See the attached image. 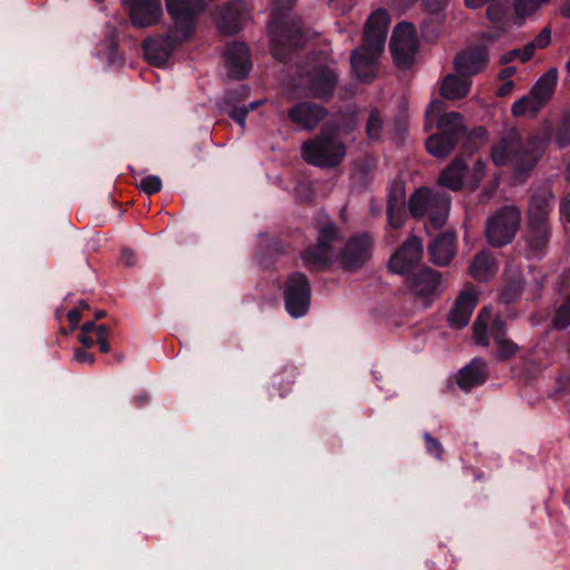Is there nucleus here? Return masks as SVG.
<instances>
[{
  "instance_id": "nucleus-41",
  "label": "nucleus",
  "mask_w": 570,
  "mask_h": 570,
  "mask_svg": "<svg viewBox=\"0 0 570 570\" xmlns=\"http://www.w3.org/2000/svg\"><path fill=\"white\" fill-rule=\"evenodd\" d=\"M382 128H383V121H382L379 110H372L370 112V116L366 121V127H365L367 137L372 140L380 139L381 134H382Z\"/></svg>"
},
{
  "instance_id": "nucleus-15",
  "label": "nucleus",
  "mask_w": 570,
  "mask_h": 570,
  "mask_svg": "<svg viewBox=\"0 0 570 570\" xmlns=\"http://www.w3.org/2000/svg\"><path fill=\"white\" fill-rule=\"evenodd\" d=\"M122 4L129 12L132 26L138 28L151 27L163 16L160 0H122Z\"/></svg>"
},
{
  "instance_id": "nucleus-21",
  "label": "nucleus",
  "mask_w": 570,
  "mask_h": 570,
  "mask_svg": "<svg viewBox=\"0 0 570 570\" xmlns=\"http://www.w3.org/2000/svg\"><path fill=\"white\" fill-rule=\"evenodd\" d=\"M304 42V36L299 30L295 32L286 31L274 39L273 56L281 62H288L303 48Z\"/></svg>"
},
{
  "instance_id": "nucleus-25",
  "label": "nucleus",
  "mask_w": 570,
  "mask_h": 570,
  "mask_svg": "<svg viewBox=\"0 0 570 570\" xmlns=\"http://www.w3.org/2000/svg\"><path fill=\"white\" fill-rule=\"evenodd\" d=\"M466 168L468 164L463 155L456 156L450 165L441 171L438 178L439 185L453 191L461 190Z\"/></svg>"
},
{
  "instance_id": "nucleus-3",
  "label": "nucleus",
  "mask_w": 570,
  "mask_h": 570,
  "mask_svg": "<svg viewBox=\"0 0 570 570\" xmlns=\"http://www.w3.org/2000/svg\"><path fill=\"white\" fill-rule=\"evenodd\" d=\"M443 102L434 100L425 111V130L431 129V122L436 120L438 131L425 140L428 153L436 158H445L456 147L465 135L464 118L460 112H442Z\"/></svg>"
},
{
  "instance_id": "nucleus-34",
  "label": "nucleus",
  "mask_w": 570,
  "mask_h": 570,
  "mask_svg": "<svg viewBox=\"0 0 570 570\" xmlns=\"http://www.w3.org/2000/svg\"><path fill=\"white\" fill-rule=\"evenodd\" d=\"M543 107L529 92L522 98L515 100L511 107L512 115L515 117L523 116L527 112L535 116Z\"/></svg>"
},
{
  "instance_id": "nucleus-22",
  "label": "nucleus",
  "mask_w": 570,
  "mask_h": 570,
  "mask_svg": "<svg viewBox=\"0 0 570 570\" xmlns=\"http://www.w3.org/2000/svg\"><path fill=\"white\" fill-rule=\"evenodd\" d=\"M476 303L478 297L472 291L461 292L449 314L450 325L458 328L466 326L470 322Z\"/></svg>"
},
{
  "instance_id": "nucleus-8",
  "label": "nucleus",
  "mask_w": 570,
  "mask_h": 570,
  "mask_svg": "<svg viewBox=\"0 0 570 570\" xmlns=\"http://www.w3.org/2000/svg\"><path fill=\"white\" fill-rule=\"evenodd\" d=\"M520 212L513 206H505L491 216L485 226L488 242L494 247L510 244L520 226Z\"/></svg>"
},
{
  "instance_id": "nucleus-60",
  "label": "nucleus",
  "mask_w": 570,
  "mask_h": 570,
  "mask_svg": "<svg viewBox=\"0 0 570 570\" xmlns=\"http://www.w3.org/2000/svg\"><path fill=\"white\" fill-rule=\"evenodd\" d=\"M518 69L517 67H505L499 72V79L500 80H510L511 77H513L517 73Z\"/></svg>"
},
{
  "instance_id": "nucleus-39",
  "label": "nucleus",
  "mask_w": 570,
  "mask_h": 570,
  "mask_svg": "<svg viewBox=\"0 0 570 570\" xmlns=\"http://www.w3.org/2000/svg\"><path fill=\"white\" fill-rule=\"evenodd\" d=\"M494 344L497 345L494 358L498 362H504V361L511 360L519 351L518 344L509 338L498 341Z\"/></svg>"
},
{
  "instance_id": "nucleus-43",
  "label": "nucleus",
  "mask_w": 570,
  "mask_h": 570,
  "mask_svg": "<svg viewBox=\"0 0 570 570\" xmlns=\"http://www.w3.org/2000/svg\"><path fill=\"white\" fill-rule=\"evenodd\" d=\"M488 4L487 17L490 21L499 23L507 19L509 9L504 3L494 0Z\"/></svg>"
},
{
  "instance_id": "nucleus-38",
  "label": "nucleus",
  "mask_w": 570,
  "mask_h": 570,
  "mask_svg": "<svg viewBox=\"0 0 570 570\" xmlns=\"http://www.w3.org/2000/svg\"><path fill=\"white\" fill-rule=\"evenodd\" d=\"M570 325V293L563 303L557 308L552 318V326L557 331H563Z\"/></svg>"
},
{
  "instance_id": "nucleus-55",
  "label": "nucleus",
  "mask_w": 570,
  "mask_h": 570,
  "mask_svg": "<svg viewBox=\"0 0 570 570\" xmlns=\"http://www.w3.org/2000/svg\"><path fill=\"white\" fill-rule=\"evenodd\" d=\"M136 254L129 248H124L121 250V262L127 267H132L136 264Z\"/></svg>"
},
{
  "instance_id": "nucleus-20",
  "label": "nucleus",
  "mask_w": 570,
  "mask_h": 570,
  "mask_svg": "<svg viewBox=\"0 0 570 570\" xmlns=\"http://www.w3.org/2000/svg\"><path fill=\"white\" fill-rule=\"evenodd\" d=\"M455 234L445 232L434 238L428 247L430 259L438 266H446L455 255Z\"/></svg>"
},
{
  "instance_id": "nucleus-23",
  "label": "nucleus",
  "mask_w": 570,
  "mask_h": 570,
  "mask_svg": "<svg viewBox=\"0 0 570 570\" xmlns=\"http://www.w3.org/2000/svg\"><path fill=\"white\" fill-rule=\"evenodd\" d=\"M489 375L488 365L482 358H473L460 370L456 383L463 391H470L485 383Z\"/></svg>"
},
{
  "instance_id": "nucleus-46",
  "label": "nucleus",
  "mask_w": 570,
  "mask_h": 570,
  "mask_svg": "<svg viewBox=\"0 0 570 570\" xmlns=\"http://www.w3.org/2000/svg\"><path fill=\"white\" fill-rule=\"evenodd\" d=\"M139 187L145 194L154 195L161 190L163 183L160 177L149 175L141 179Z\"/></svg>"
},
{
  "instance_id": "nucleus-59",
  "label": "nucleus",
  "mask_w": 570,
  "mask_h": 570,
  "mask_svg": "<svg viewBox=\"0 0 570 570\" xmlns=\"http://www.w3.org/2000/svg\"><path fill=\"white\" fill-rule=\"evenodd\" d=\"M79 342L82 344L85 348H91L96 344V340L91 337V334L81 332L78 336Z\"/></svg>"
},
{
  "instance_id": "nucleus-18",
  "label": "nucleus",
  "mask_w": 570,
  "mask_h": 570,
  "mask_svg": "<svg viewBox=\"0 0 570 570\" xmlns=\"http://www.w3.org/2000/svg\"><path fill=\"white\" fill-rule=\"evenodd\" d=\"M226 68L230 78L243 80L248 77L253 63L249 48L244 42H233L226 49Z\"/></svg>"
},
{
  "instance_id": "nucleus-13",
  "label": "nucleus",
  "mask_w": 570,
  "mask_h": 570,
  "mask_svg": "<svg viewBox=\"0 0 570 570\" xmlns=\"http://www.w3.org/2000/svg\"><path fill=\"white\" fill-rule=\"evenodd\" d=\"M374 238L371 233L352 235L341 250V262L345 269L356 271L365 265L372 256Z\"/></svg>"
},
{
  "instance_id": "nucleus-26",
  "label": "nucleus",
  "mask_w": 570,
  "mask_h": 570,
  "mask_svg": "<svg viewBox=\"0 0 570 570\" xmlns=\"http://www.w3.org/2000/svg\"><path fill=\"white\" fill-rule=\"evenodd\" d=\"M557 83L558 69L550 68L535 81L530 90V94L542 107H546L553 97Z\"/></svg>"
},
{
  "instance_id": "nucleus-40",
  "label": "nucleus",
  "mask_w": 570,
  "mask_h": 570,
  "mask_svg": "<svg viewBox=\"0 0 570 570\" xmlns=\"http://www.w3.org/2000/svg\"><path fill=\"white\" fill-rule=\"evenodd\" d=\"M406 205H400L396 207H386L387 224L392 229H400L403 227L407 218Z\"/></svg>"
},
{
  "instance_id": "nucleus-31",
  "label": "nucleus",
  "mask_w": 570,
  "mask_h": 570,
  "mask_svg": "<svg viewBox=\"0 0 570 570\" xmlns=\"http://www.w3.org/2000/svg\"><path fill=\"white\" fill-rule=\"evenodd\" d=\"M488 138V131L483 126L474 127L468 132L465 128V135L461 139L462 141V155H472L479 150V148L485 142Z\"/></svg>"
},
{
  "instance_id": "nucleus-52",
  "label": "nucleus",
  "mask_w": 570,
  "mask_h": 570,
  "mask_svg": "<svg viewBox=\"0 0 570 570\" xmlns=\"http://www.w3.org/2000/svg\"><path fill=\"white\" fill-rule=\"evenodd\" d=\"M107 58L109 65H119L122 61V58L118 50V46L115 41H110L108 46Z\"/></svg>"
},
{
  "instance_id": "nucleus-48",
  "label": "nucleus",
  "mask_w": 570,
  "mask_h": 570,
  "mask_svg": "<svg viewBox=\"0 0 570 570\" xmlns=\"http://www.w3.org/2000/svg\"><path fill=\"white\" fill-rule=\"evenodd\" d=\"M229 107V110L227 111V116L233 119L235 122H237L242 129H245L246 125V118H247V110L245 109V105L238 106V104L235 105H227Z\"/></svg>"
},
{
  "instance_id": "nucleus-45",
  "label": "nucleus",
  "mask_w": 570,
  "mask_h": 570,
  "mask_svg": "<svg viewBox=\"0 0 570 570\" xmlns=\"http://www.w3.org/2000/svg\"><path fill=\"white\" fill-rule=\"evenodd\" d=\"M423 439L425 441L426 452L435 459L441 460L444 453V449L441 442L433 438L429 432L423 433Z\"/></svg>"
},
{
  "instance_id": "nucleus-50",
  "label": "nucleus",
  "mask_w": 570,
  "mask_h": 570,
  "mask_svg": "<svg viewBox=\"0 0 570 570\" xmlns=\"http://www.w3.org/2000/svg\"><path fill=\"white\" fill-rule=\"evenodd\" d=\"M490 335L492 336L494 343L507 338V325L501 317H495L492 321L490 327Z\"/></svg>"
},
{
  "instance_id": "nucleus-56",
  "label": "nucleus",
  "mask_w": 570,
  "mask_h": 570,
  "mask_svg": "<svg viewBox=\"0 0 570 570\" xmlns=\"http://www.w3.org/2000/svg\"><path fill=\"white\" fill-rule=\"evenodd\" d=\"M96 338L98 337H111L114 336V330L106 324H97Z\"/></svg>"
},
{
  "instance_id": "nucleus-27",
  "label": "nucleus",
  "mask_w": 570,
  "mask_h": 570,
  "mask_svg": "<svg viewBox=\"0 0 570 570\" xmlns=\"http://www.w3.org/2000/svg\"><path fill=\"white\" fill-rule=\"evenodd\" d=\"M469 271L476 281L487 282L498 272V264L491 252L481 250L473 258Z\"/></svg>"
},
{
  "instance_id": "nucleus-58",
  "label": "nucleus",
  "mask_w": 570,
  "mask_h": 570,
  "mask_svg": "<svg viewBox=\"0 0 570 570\" xmlns=\"http://www.w3.org/2000/svg\"><path fill=\"white\" fill-rule=\"evenodd\" d=\"M560 212L564 218L570 222V193L563 198L560 204Z\"/></svg>"
},
{
  "instance_id": "nucleus-49",
  "label": "nucleus",
  "mask_w": 570,
  "mask_h": 570,
  "mask_svg": "<svg viewBox=\"0 0 570 570\" xmlns=\"http://www.w3.org/2000/svg\"><path fill=\"white\" fill-rule=\"evenodd\" d=\"M521 293H522L521 285L515 282H510L504 286V288L501 293V299L504 303L509 304V303L517 301L519 298V296L521 295Z\"/></svg>"
},
{
  "instance_id": "nucleus-32",
  "label": "nucleus",
  "mask_w": 570,
  "mask_h": 570,
  "mask_svg": "<svg viewBox=\"0 0 570 570\" xmlns=\"http://www.w3.org/2000/svg\"><path fill=\"white\" fill-rule=\"evenodd\" d=\"M340 237L338 227L334 223H328L320 228L316 244L332 253L333 246Z\"/></svg>"
},
{
  "instance_id": "nucleus-1",
  "label": "nucleus",
  "mask_w": 570,
  "mask_h": 570,
  "mask_svg": "<svg viewBox=\"0 0 570 570\" xmlns=\"http://www.w3.org/2000/svg\"><path fill=\"white\" fill-rule=\"evenodd\" d=\"M389 26L390 14L383 8L373 11L366 20L363 43L351 56L352 70L361 82L370 83L376 77L377 59L384 50Z\"/></svg>"
},
{
  "instance_id": "nucleus-36",
  "label": "nucleus",
  "mask_w": 570,
  "mask_h": 570,
  "mask_svg": "<svg viewBox=\"0 0 570 570\" xmlns=\"http://www.w3.org/2000/svg\"><path fill=\"white\" fill-rule=\"evenodd\" d=\"M554 141L559 147L570 146V107L567 108L554 130Z\"/></svg>"
},
{
  "instance_id": "nucleus-44",
  "label": "nucleus",
  "mask_w": 570,
  "mask_h": 570,
  "mask_svg": "<svg viewBox=\"0 0 570 570\" xmlns=\"http://www.w3.org/2000/svg\"><path fill=\"white\" fill-rule=\"evenodd\" d=\"M485 312L487 309L483 308L474 323V341L480 346H489L490 344L488 336V325L480 321L482 314Z\"/></svg>"
},
{
  "instance_id": "nucleus-33",
  "label": "nucleus",
  "mask_w": 570,
  "mask_h": 570,
  "mask_svg": "<svg viewBox=\"0 0 570 570\" xmlns=\"http://www.w3.org/2000/svg\"><path fill=\"white\" fill-rule=\"evenodd\" d=\"M543 107L529 92L522 98L515 100L511 107L512 115L515 117L523 116L527 112L535 116Z\"/></svg>"
},
{
  "instance_id": "nucleus-57",
  "label": "nucleus",
  "mask_w": 570,
  "mask_h": 570,
  "mask_svg": "<svg viewBox=\"0 0 570 570\" xmlns=\"http://www.w3.org/2000/svg\"><path fill=\"white\" fill-rule=\"evenodd\" d=\"M503 83L498 89V96L505 97L511 94L514 88V82L512 80H502Z\"/></svg>"
},
{
  "instance_id": "nucleus-61",
  "label": "nucleus",
  "mask_w": 570,
  "mask_h": 570,
  "mask_svg": "<svg viewBox=\"0 0 570 570\" xmlns=\"http://www.w3.org/2000/svg\"><path fill=\"white\" fill-rule=\"evenodd\" d=\"M109 337H98L96 338V344L99 346V351L101 353H108L110 351V344L108 341Z\"/></svg>"
},
{
  "instance_id": "nucleus-51",
  "label": "nucleus",
  "mask_w": 570,
  "mask_h": 570,
  "mask_svg": "<svg viewBox=\"0 0 570 570\" xmlns=\"http://www.w3.org/2000/svg\"><path fill=\"white\" fill-rule=\"evenodd\" d=\"M523 48H515V49H512L508 52H504L501 57H500V65L502 66H505L512 61H514L515 59H519L522 63H525L528 62L530 59H525L524 58V53H523Z\"/></svg>"
},
{
  "instance_id": "nucleus-5",
  "label": "nucleus",
  "mask_w": 570,
  "mask_h": 570,
  "mask_svg": "<svg viewBox=\"0 0 570 570\" xmlns=\"http://www.w3.org/2000/svg\"><path fill=\"white\" fill-rule=\"evenodd\" d=\"M345 146L332 131L321 134L302 145V156L309 165L332 168L341 164L345 156Z\"/></svg>"
},
{
  "instance_id": "nucleus-30",
  "label": "nucleus",
  "mask_w": 570,
  "mask_h": 570,
  "mask_svg": "<svg viewBox=\"0 0 570 570\" xmlns=\"http://www.w3.org/2000/svg\"><path fill=\"white\" fill-rule=\"evenodd\" d=\"M331 255L330 250H325V248H321V246L315 244L302 253V261L309 272H321L332 265Z\"/></svg>"
},
{
  "instance_id": "nucleus-14",
  "label": "nucleus",
  "mask_w": 570,
  "mask_h": 570,
  "mask_svg": "<svg viewBox=\"0 0 570 570\" xmlns=\"http://www.w3.org/2000/svg\"><path fill=\"white\" fill-rule=\"evenodd\" d=\"M489 63V47L487 43H476L460 51L453 66L456 73L470 79L483 71Z\"/></svg>"
},
{
  "instance_id": "nucleus-62",
  "label": "nucleus",
  "mask_w": 570,
  "mask_h": 570,
  "mask_svg": "<svg viewBox=\"0 0 570 570\" xmlns=\"http://www.w3.org/2000/svg\"><path fill=\"white\" fill-rule=\"evenodd\" d=\"M97 324L95 321H87L80 326V331L88 334H95Z\"/></svg>"
},
{
  "instance_id": "nucleus-54",
  "label": "nucleus",
  "mask_w": 570,
  "mask_h": 570,
  "mask_svg": "<svg viewBox=\"0 0 570 570\" xmlns=\"http://www.w3.org/2000/svg\"><path fill=\"white\" fill-rule=\"evenodd\" d=\"M67 318L69 322V326L71 331H75L79 326V322L81 318V311L80 308H72L68 312Z\"/></svg>"
},
{
  "instance_id": "nucleus-6",
  "label": "nucleus",
  "mask_w": 570,
  "mask_h": 570,
  "mask_svg": "<svg viewBox=\"0 0 570 570\" xmlns=\"http://www.w3.org/2000/svg\"><path fill=\"white\" fill-rule=\"evenodd\" d=\"M285 311L293 318L305 316L311 307L312 287L309 279L302 272L291 273L283 285Z\"/></svg>"
},
{
  "instance_id": "nucleus-2",
  "label": "nucleus",
  "mask_w": 570,
  "mask_h": 570,
  "mask_svg": "<svg viewBox=\"0 0 570 570\" xmlns=\"http://www.w3.org/2000/svg\"><path fill=\"white\" fill-rule=\"evenodd\" d=\"M552 132L521 139L503 137L492 147L491 158L497 166H511L521 177L528 175L537 165L546 147L551 140Z\"/></svg>"
},
{
  "instance_id": "nucleus-10",
  "label": "nucleus",
  "mask_w": 570,
  "mask_h": 570,
  "mask_svg": "<svg viewBox=\"0 0 570 570\" xmlns=\"http://www.w3.org/2000/svg\"><path fill=\"white\" fill-rule=\"evenodd\" d=\"M338 85V73L328 63L315 62L305 72L306 90L313 98L328 102Z\"/></svg>"
},
{
  "instance_id": "nucleus-19",
  "label": "nucleus",
  "mask_w": 570,
  "mask_h": 570,
  "mask_svg": "<svg viewBox=\"0 0 570 570\" xmlns=\"http://www.w3.org/2000/svg\"><path fill=\"white\" fill-rule=\"evenodd\" d=\"M326 115L324 107L311 101L297 102L288 110V119L305 130L316 128Z\"/></svg>"
},
{
  "instance_id": "nucleus-4",
  "label": "nucleus",
  "mask_w": 570,
  "mask_h": 570,
  "mask_svg": "<svg viewBox=\"0 0 570 570\" xmlns=\"http://www.w3.org/2000/svg\"><path fill=\"white\" fill-rule=\"evenodd\" d=\"M451 197L445 191H433L429 187H420L410 196L409 214L413 218L429 217L434 229L442 228L448 219Z\"/></svg>"
},
{
  "instance_id": "nucleus-63",
  "label": "nucleus",
  "mask_w": 570,
  "mask_h": 570,
  "mask_svg": "<svg viewBox=\"0 0 570 570\" xmlns=\"http://www.w3.org/2000/svg\"><path fill=\"white\" fill-rule=\"evenodd\" d=\"M148 401H149L148 394L142 393L135 397V405L137 407H142L148 403Z\"/></svg>"
},
{
  "instance_id": "nucleus-16",
  "label": "nucleus",
  "mask_w": 570,
  "mask_h": 570,
  "mask_svg": "<svg viewBox=\"0 0 570 570\" xmlns=\"http://www.w3.org/2000/svg\"><path fill=\"white\" fill-rule=\"evenodd\" d=\"M246 3L244 0H230L219 7L216 16V27L224 36L238 33L244 26Z\"/></svg>"
},
{
  "instance_id": "nucleus-11",
  "label": "nucleus",
  "mask_w": 570,
  "mask_h": 570,
  "mask_svg": "<svg viewBox=\"0 0 570 570\" xmlns=\"http://www.w3.org/2000/svg\"><path fill=\"white\" fill-rule=\"evenodd\" d=\"M422 258L423 242L416 235H411L391 255L387 269L405 277L422 266Z\"/></svg>"
},
{
  "instance_id": "nucleus-35",
  "label": "nucleus",
  "mask_w": 570,
  "mask_h": 570,
  "mask_svg": "<svg viewBox=\"0 0 570 570\" xmlns=\"http://www.w3.org/2000/svg\"><path fill=\"white\" fill-rule=\"evenodd\" d=\"M551 0H514V14L518 20L523 21L525 18L535 13L543 4Z\"/></svg>"
},
{
  "instance_id": "nucleus-7",
  "label": "nucleus",
  "mask_w": 570,
  "mask_h": 570,
  "mask_svg": "<svg viewBox=\"0 0 570 570\" xmlns=\"http://www.w3.org/2000/svg\"><path fill=\"white\" fill-rule=\"evenodd\" d=\"M166 10L173 21L174 31L183 39H191L197 30L200 14L205 11L204 0H165Z\"/></svg>"
},
{
  "instance_id": "nucleus-37",
  "label": "nucleus",
  "mask_w": 570,
  "mask_h": 570,
  "mask_svg": "<svg viewBox=\"0 0 570 570\" xmlns=\"http://www.w3.org/2000/svg\"><path fill=\"white\" fill-rule=\"evenodd\" d=\"M551 42V29L546 27L539 35L529 43L523 47V53L525 59H532L535 49H544Z\"/></svg>"
},
{
  "instance_id": "nucleus-24",
  "label": "nucleus",
  "mask_w": 570,
  "mask_h": 570,
  "mask_svg": "<svg viewBox=\"0 0 570 570\" xmlns=\"http://www.w3.org/2000/svg\"><path fill=\"white\" fill-rule=\"evenodd\" d=\"M553 203L554 196L549 187L543 186L535 189L530 199L528 220L548 222Z\"/></svg>"
},
{
  "instance_id": "nucleus-12",
  "label": "nucleus",
  "mask_w": 570,
  "mask_h": 570,
  "mask_svg": "<svg viewBox=\"0 0 570 570\" xmlns=\"http://www.w3.org/2000/svg\"><path fill=\"white\" fill-rule=\"evenodd\" d=\"M188 40L174 30L155 38L148 37L142 41L144 55L150 65L161 68L167 65L174 51Z\"/></svg>"
},
{
  "instance_id": "nucleus-28",
  "label": "nucleus",
  "mask_w": 570,
  "mask_h": 570,
  "mask_svg": "<svg viewBox=\"0 0 570 570\" xmlns=\"http://www.w3.org/2000/svg\"><path fill=\"white\" fill-rule=\"evenodd\" d=\"M471 80L459 73H449L442 81L441 95L448 100L461 99L468 96Z\"/></svg>"
},
{
  "instance_id": "nucleus-29",
  "label": "nucleus",
  "mask_w": 570,
  "mask_h": 570,
  "mask_svg": "<svg viewBox=\"0 0 570 570\" xmlns=\"http://www.w3.org/2000/svg\"><path fill=\"white\" fill-rule=\"evenodd\" d=\"M528 243L533 255L539 256L550 239V227L548 222L528 220Z\"/></svg>"
},
{
  "instance_id": "nucleus-53",
  "label": "nucleus",
  "mask_w": 570,
  "mask_h": 570,
  "mask_svg": "<svg viewBox=\"0 0 570 570\" xmlns=\"http://www.w3.org/2000/svg\"><path fill=\"white\" fill-rule=\"evenodd\" d=\"M73 360L79 363H88L90 365L96 362L95 355L92 353L86 352L81 347L75 350Z\"/></svg>"
},
{
  "instance_id": "nucleus-9",
  "label": "nucleus",
  "mask_w": 570,
  "mask_h": 570,
  "mask_svg": "<svg viewBox=\"0 0 570 570\" xmlns=\"http://www.w3.org/2000/svg\"><path fill=\"white\" fill-rule=\"evenodd\" d=\"M404 284L412 295L429 304L440 297L444 291L442 274L426 265L405 276Z\"/></svg>"
},
{
  "instance_id": "nucleus-42",
  "label": "nucleus",
  "mask_w": 570,
  "mask_h": 570,
  "mask_svg": "<svg viewBox=\"0 0 570 570\" xmlns=\"http://www.w3.org/2000/svg\"><path fill=\"white\" fill-rule=\"evenodd\" d=\"M400 205H406L405 187L402 183L395 181L389 188L386 207H390L392 209V207H396Z\"/></svg>"
},
{
  "instance_id": "nucleus-47",
  "label": "nucleus",
  "mask_w": 570,
  "mask_h": 570,
  "mask_svg": "<svg viewBox=\"0 0 570 570\" xmlns=\"http://www.w3.org/2000/svg\"><path fill=\"white\" fill-rule=\"evenodd\" d=\"M249 87L244 85L236 89L228 90L224 98L225 105L239 104L249 95Z\"/></svg>"
},
{
  "instance_id": "nucleus-64",
  "label": "nucleus",
  "mask_w": 570,
  "mask_h": 570,
  "mask_svg": "<svg viewBox=\"0 0 570 570\" xmlns=\"http://www.w3.org/2000/svg\"><path fill=\"white\" fill-rule=\"evenodd\" d=\"M484 171H485V163L481 159H478L474 164L475 176H483Z\"/></svg>"
},
{
  "instance_id": "nucleus-17",
  "label": "nucleus",
  "mask_w": 570,
  "mask_h": 570,
  "mask_svg": "<svg viewBox=\"0 0 570 570\" xmlns=\"http://www.w3.org/2000/svg\"><path fill=\"white\" fill-rule=\"evenodd\" d=\"M412 31L413 26L405 21L397 23L393 31L389 47L396 65L410 66L413 62Z\"/></svg>"
}]
</instances>
